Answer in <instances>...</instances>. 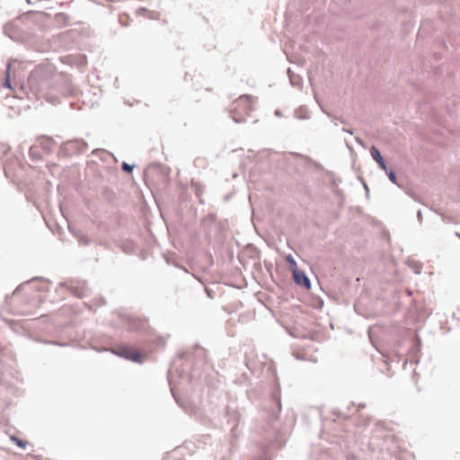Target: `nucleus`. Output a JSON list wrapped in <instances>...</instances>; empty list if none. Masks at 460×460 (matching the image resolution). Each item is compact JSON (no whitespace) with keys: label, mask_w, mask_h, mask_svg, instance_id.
I'll return each mask as SVG.
<instances>
[{"label":"nucleus","mask_w":460,"mask_h":460,"mask_svg":"<svg viewBox=\"0 0 460 460\" xmlns=\"http://www.w3.org/2000/svg\"><path fill=\"white\" fill-rule=\"evenodd\" d=\"M282 404L280 399V392L279 388H275L271 393L270 406L266 411L265 420L269 426V430L265 436L269 446L274 448H281L285 446L286 440L281 437L279 430L277 421L281 413Z\"/></svg>","instance_id":"obj_1"},{"label":"nucleus","mask_w":460,"mask_h":460,"mask_svg":"<svg viewBox=\"0 0 460 460\" xmlns=\"http://www.w3.org/2000/svg\"><path fill=\"white\" fill-rule=\"evenodd\" d=\"M252 111V96L249 94L241 95L229 107V114L235 123L244 122Z\"/></svg>","instance_id":"obj_2"},{"label":"nucleus","mask_w":460,"mask_h":460,"mask_svg":"<svg viewBox=\"0 0 460 460\" xmlns=\"http://www.w3.org/2000/svg\"><path fill=\"white\" fill-rule=\"evenodd\" d=\"M49 82L43 79L42 75L39 71H33L29 75L26 84H21V88L26 91L27 94L31 93L36 97L44 94V90Z\"/></svg>","instance_id":"obj_3"},{"label":"nucleus","mask_w":460,"mask_h":460,"mask_svg":"<svg viewBox=\"0 0 460 460\" xmlns=\"http://www.w3.org/2000/svg\"><path fill=\"white\" fill-rule=\"evenodd\" d=\"M58 287L66 288L69 292L78 298H84L92 294L86 280L72 279L67 282H59Z\"/></svg>","instance_id":"obj_4"},{"label":"nucleus","mask_w":460,"mask_h":460,"mask_svg":"<svg viewBox=\"0 0 460 460\" xmlns=\"http://www.w3.org/2000/svg\"><path fill=\"white\" fill-rule=\"evenodd\" d=\"M87 148V142L83 138H77L62 143L59 153L64 156H72L84 154Z\"/></svg>","instance_id":"obj_5"},{"label":"nucleus","mask_w":460,"mask_h":460,"mask_svg":"<svg viewBox=\"0 0 460 460\" xmlns=\"http://www.w3.org/2000/svg\"><path fill=\"white\" fill-rule=\"evenodd\" d=\"M111 353L118 357L130 360L134 363H143L146 355L140 351H134L128 345L119 346L116 349H112Z\"/></svg>","instance_id":"obj_6"},{"label":"nucleus","mask_w":460,"mask_h":460,"mask_svg":"<svg viewBox=\"0 0 460 460\" xmlns=\"http://www.w3.org/2000/svg\"><path fill=\"white\" fill-rule=\"evenodd\" d=\"M118 317L122 326L128 332H138L146 327V323L136 316L126 313H119Z\"/></svg>","instance_id":"obj_7"},{"label":"nucleus","mask_w":460,"mask_h":460,"mask_svg":"<svg viewBox=\"0 0 460 460\" xmlns=\"http://www.w3.org/2000/svg\"><path fill=\"white\" fill-rule=\"evenodd\" d=\"M293 280L298 287L310 290L312 283L306 273L303 270L296 269L292 273Z\"/></svg>","instance_id":"obj_8"},{"label":"nucleus","mask_w":460,"mask_h":460,"mask_svg":"<svg viewBox=\"0 0 460 460\" xmlns=\"http://www.w3.org/2000/svg\"><path fill=\"white\" fill-rule=\"evenodd\" d=\"M4 33L13 40H18L22 38V30L16 22H8L4 25Z\"/></svg>","instance_id":"obj_9"},{"label":"nucleus","mask_w":460,"mask_h":460,"mask_svg":"<svg viewBox=\"0 0 460 460\" xmlns=\"http://www.w3.org/2000/svg\"><path fill=\"white\" fill-rule=\"evenodd\" d=\"M70 233L74 235V237L77 240L78 243L83 246L90 245L93 240L84 231L73 228L71 226L68 227Z\"/></svg>","instance_id":"obj_10"},{"label":"nucleus","mask_w":460,"mask_h":460,"mask_svg":"<svg viewBox=\"0 0 460 460\" xmlns=\"http://www.w3.org/2000/svg\"><path fill=\"white\" fill-rule=\"evenodd\" d=\"M370 155L372 159L378 164V167L382 171L387 170L388 166L386 164V161L382 155L380 150L376 146H372L370 147Z\"/></svg>","instance_id":"obj_11"},{"label":"nucleus","mask_w":460,"mask_h":460,"mask_svg":"<svg viewBox=\"0 0 460 460\" xmlns=\"http://www.w3.org/2000/svg\"><path fill=\"white\" fill-rule=\"evenodd\" d=\"M34 281H40L42 283L40 287L36 288V290H38L40 292H48L49 291V286L50 283L49 280L43 277H34L30 281L24 282L22 285H20L19 287H17L14 290V293L18 292L22 288V286L27 285L30 282H34Z\"/></svg>","instance_id":"obj_12"},{"label":"nucleus","mask_w":460,"mask_h":460,"mask_svg":"<svg viewBox=\"0 0 460 460\" xmlns=\"http://www.w3.org/2000/svg\"><path fill=\"white\" fill-rule=\"evenodd\" d=\"M11 69H12V65H11V61L9 60L5 64L4 77L2 82V86L4 89H8V90H13V84H12V80H11Z\"/></svg>","instance_id":"obj_13"},{"label":"nucleus","mask_w":460,"mask_h":460,"mask_svg":"<svg viewBox=\"0 0 460 460\" xmlns=\"http://www.w3.org/2000/svg\"><path fill=\"white\" fill-rule=\"evenodd\" d=\"M288 75L292 86H300L302 84L303 78L299 75L295 74L291 68H288Z\"/></svg>","instance_id":"obj_14"},{"label":"nucleus","mask_w":460,"mask_h":460,"mask_svg":"<svg viewBox=\"0 0 460 460\" xmlns=\"http://www.w3.org/2000/svg\"><path fill=\"white\" fill-rule=\"evenodd\" d=\"M119 248L127 254H132L136 252L137 245L133 242L126 241L119 244Z\"/></svg>","instance_id":"obj_15"},{"label":"nucleus","mask_w":460,"mask_h":460,"mask_svg":"<svg viewBox=\"0 0 460 460\" xmlns=\"http://www.w3.org/2000/svg\"><path fill=\"white\" fill-rule=\"evenodd\" d=\"M217 220V215L215 213H209L205 217H203L200 221L202 226L206 227L208 226L213 225Z\"/></svg>","instance_id":"obj_16"},{"label":"nucleus","mask_w":460,"mask_h":460,"mask_svg":"<svg viewBox=\"0 0 460 460\" xmlns=\"http://www.w3.org/2000/svg\"><path fill=\"white\" fill-rule=\"evenodd\" d=\"M30 157L33 162L40 161L42 158L38 146H31L29 150Z\"/></svg>","instance_id":"obj_17"},{"label":"nucleus","mask_w":460,"mask_h":460,"mask_svg":"<svg viewBox=\"0 0 460 460\" xmlns=\"http://www.w3.org/2000/svg\"><path fill=\"white\" fill-rule=\"evenodd\" d=\"M386 174V176L388 177L389 181L397 185L399 188H402V186L397 181V175H396V172L391 169V168H387L386 171H384Z\"/></svg>","instance_id":"obj_18"},{"label":"nucleus","mask_w":460,"mask_h":460,"mask_svg":"<svg viewBox=\"0 0 460 460\" xmlns=\"http://www.w3.org/2000/svg\"><path fill=\"white\" fill-rule=\"evenodd\" d=\"M92 154L93 155H98L100 157V159L102 161H105L108 156L112 155L111 153H110L104 149H102V148H96V149L93 150Z\"/></svg>","instance_id":"obj_19"},{"label":"nucleus","mask_w":460,"mask_h":460,"mask_svg":"<svg viewBox=\"0 0 460 460\" xmlns=\"http://www.w3.org/2000/svg\"><path fill=\"white\" fill-rule=\"evenodd\" d=\"M10 439L14 445H16L18 447L22 448V449H24L28 444L27 441H25L14 435L11 436Z\"/></svg>","instance_id":"obj_20"},{"label":"nucleus","mask_w":460,"mask_h":460,"mask_svg":"<svg viewBox=\"0 0 460 460\" xmlns=\"http://www.w3.org/2000/svg\"><path fill=\"white\" fill-rule=\"evenodd\" d=\"M136 167V164H128L127 162H122L121 164V171L128 173V174H131L134 171V168Z\"/></svg>","instance_id":"obj_21"},{"label":"nucleus","mask_w":460,"mask_h":460,"mask_svg":"<svg viewBox=\"0 0 460 460\" xmlns=\"http://www.w3.org/2000/svg\"><path fill=\"white\" fill-rule=\"evenodd\" d=\"M49 1L50 0H26L29 4H41V7L45 9L51 8V6L48 4Z\"/></svg>","instance_id":"obj_22"},{"label":"nucleus","mask_w":460,"mask_h":460,"mask_svg":"<svg viewBox=\"0 0 460 460\" xmlns=\"http://www.w3.org/2000/svg\"><path fill=\"white\" fill-rule=\"evenodd\" d=\"M53 139L50 137H47L44 142L40 143L41 147L48 153H49L52 149Z\"/></svg>","instance_id":"obj_23"},{"label":"nucleus","mask_w":460,"mask_h":460,"mask_svg":"<svg viewBox=\"0 0 460 460\" xmlns=\"http://www.w3.org/2000/svg\"><path fill=\"white\" fill-rule=\"evenodd\" d=\"M287 261L288 263V266H289V270L290 271L293 273L294 270H296V269H298L297 267V263L296 261V260L292 257L291 254H289L288 257H287Z\"/></svg>","instance_id":"obj_24"},{"label":"nucleus","mask_w":460,"mask_h":460,"mask_svg":"<svg viewBox=\"0 0 460 460\" xmlns=\"http://www.w3.org/2000/svg\"><path fill=\"white\" fill-rule=\"evenodd\" d=\"M55 21L58 23V24H63V23H66V21H67V15L64 13H58L55 15Z\"/></svg>","instance_id":"obj_25"},{"label":"nucleus","mask_w":460,"mask_h":460,"mask_svg":"<svg viewBox=\"0 0 460 460\" xmlns=\"http://www.w3.org/2000/svg\"><path fill=\"white\" fill-rule=\"evenodd\" d=\"M323 112H324L328 117H329V118H331L332 119H333V120H339L341 124H344V125H347V124H348V122H347L345 119H341V118L335 117L333 114H332V113L328 112L327 111H325V110H323Z\"/></svg>","instance_id":"obj_26"},{"label":"nucleus","mask_w":460,"mask_h":460,"mask_svg":"<svg viewBox=\"0 0 460 460\" xmlns=\"http://www.w3.org/2000/svg\"><path fill=\"white\" fill-rule=\"evenodd\" d=\"M149 13V10L146 9V7H138L137 10H136V13L137 15H142V16H145L146 13Z\"/></svg>","instance_id":"obj_27"},{"label":"nucleus","mask_w":460,"mask_h":460,"mask_svg":"<svg viewBox=\"0 0 460 460\" xmlns=\"http://www.w3.org/2000/svg\"><path fill=\"white\" fill-rule=\"evenodd\" d=\"M44 343H46V344H54V345L59 346V347H66V346H67V344L66 342H60V341H44Z\"/></svg>","instance_id":"obj_28"},{"label":"nucleus","mask_w":460,"mask_h":460,"mask_svg":"<svg viewBox=\"0 0 460 460\" xmlns=\"http://www.w3.org/2000/svg\"><path fill=\"white\" fill-rule=\"evenodd\" d=\"M308 160H309L311 163H313V164H314V167H315V169H316V170H319V171L323 170V166L320 163H318V162H314L311 158H308Z\"/></svg>","instance_id":"obj_29"},{"label":"nucleus","mask_w":460,"mask_h":460,"mask_svg":"<svg viewBox=\"0 0 460 460\" xmlns=\"http://www.w3.org/2000/svg\"><path fill=\"white\" fill-rule=\"evenodd\" d=\"M355 140H356V142H357L358 145H360L361 146H363V147H365V148H366L365 142H364V140H363L361 137H357L355 138Z\"/></svg>","instance_id":"obj_30"},{"label":"nucleus","mask_w":460,"mask_h":460,"mask_svg":"<svg viewBox=\"0 0 460 460\" xmlns=\"http://www.w3.org/2000/svg\"><path fill=\"white\" fill-rule=\"evenodd\" d=\"M417 218H418V220H419V222H420V223L422 221V219H423V216H422V211H421V209H419V210L417 211Z\"/></svg>","instance_id":"obj_31"},{"label":"nucleus","mask_w":460,"mask_h":460,"mask_svg":"<svg viewBox=\"0 0 460 460\" xmlns=\"http://www.w3.org/2000/svg\"><path fill=\"white\" fill-rule=\"evenodd\" d=\"M172 395H173V398H174V400H175L176 403H177L180 407L183 408V405H182V403H181V400H180V399H179V398H178V397H177L173 393H172Z\"/></svg>","instance_id":"obj_32"},{"label":"nucleus","mask_w":460,"mask_h":460,"mask_svg":"<svg viewBox=\"0 0 460 460\" xmlns=\"http://www.w3.org/2000/svg\"><path fill=\"white\" fill-rule=\"evenodd\" d=\"M342 131H343V132H346V133H349V134H350V135H353V134H354V130H353V129H350V128H342Z\"/></svg>","instance_id":"obj_33"},{"label":"nucleus","mask_w":460,"mask_h":460,"mask_svg":"<svg viewBox=\"0 0 460 460\" xmlns=\"http://www.w3.org/2000/svg\"><path fill=\"white\" fill-rule=\"evenodd\" d=\"M347 460H358L355 455H349L347 456Z\"/></svg>","instance_id":"obj_34"},{"label":"nucleus","mask_w":460,"mask_h":460,"mask_svg":"<svg viewBox=\"0 0 460 460\" xmlns=\"http://www.w3.org/2000/svg\"><path fill=\"white\" fill-rule=\"evenodd\" d=\"M363 184H364V189L366 190V196L368 197L369 189L366 182H363Z\"/></svg>","instance_id":"obj_35"},{"label":"nucleus","mask_w":460,"mask_h":460,"mask_svg":"<svg viewBox=\"0 0 460 460\" xmlns=\"http://www.w3.org/2000/svg\"><path fill=\"white\" fill-rule=\"evenodd\" d=\"M274 114H275L276 117H281L282 116V113H281V111L279 110H276Z\"/></svg>","instance_id":"obj_36"},{"label":"nucleus","mask_w":460,"mask_h":460,"mask_svg":"<svg viewBox=\"0 0 460 460\" xmlns=\"http://www.w3.org/2000/svg\"><path fill=\"white\" fill-rule=\"evenodd\" d=\"M365 406H366V404H365V403H359V404L358 405V411H359L360 409L365 408Z\"/></svg>","instance_id":"obj_37"},{"label":"nucleus","mask_w":460,"mask_h":460,"mask_svg":"<svg viewBox=\"0 0 460 460\" xmlns=\"http://www.w3.org/2000/svg\"><path fill=\"white\" fill-rule=\"evenodd\" d=\"M185 356H186L185 352H181V353L179 354V357H180L181 359H183L185 358Z\"/></svg>","instance_id":"obj_38"},{"label":"nucleus","mask_w":460,"mask_h":460,"mask_svg":"<svg viewBox=\"0 0 460 460\" xmlns=\"http://www.w3.org/2000/svg\"><path fill=\"white\" fill-rule=\"evenodd\" d=\"M417 343H418V349H420V339L419 337L417 340Z\"/></svg>","instance_id":"obj_39"},{"label":"nucleus","mask_w":460,"mask_h":460,"mask_svg":"<svg viewBox=\"0 0 460 460\" xmlns=\"http://www.w3.org/2000/svg\"><path fill=\"white\" fill-rule=\"evenodd\" d=\"M320 307L323 305V300L322 298L319 299Z\"/></svg>","instance_id":"obj_40"},{"label":"nucleus","mask_w":460,"mask_h":460,"mask_svg":"<svg viewBox=\"0 0 460 460\" xmlns=\"http://www.w3.org/2000/svg\"><path fill=\"white\" fill-rule=\"evenodd\" d=\"M170 374H171V370H168L167 372V376H168V380L170 381Z\"/></svg>","instance_id":"obj_41"},{"label":"nucleus","mask_w":460,"mask_h":460,"mask_svg":"<svg viewBox=\"0 0 460 460\" xmlns=\"http://www.w3.org/2000/svg\"><path fill=\"white\" fill-rule=\"evenodd\" d=\"M456 235L460 239V233L456 232Z\"/></svg>","instance_id":"obj_42"},{"label":"nucleus","mask_w":460,"mask_h":460,"mask_svg":"<svg viewBox=\"0 0 460 460\" xmlns=\"http://www.w3.org/2000/svg\"><path fill=\"white\" fill-rule=\"evenodd\" d=\"M332 184L337 185L336 181L334 179L332 180Z\"/></svg>","instance_id":"obj_43"},{"label":"nucleus","mask_w":460,"mask_h":460,"mask_svg":"<svg viewBox=\"0 0 460 460\" xmlns=\"http://www.w3.org/2000/svg\"><path fill=\"white\" fill-rule=\"evenodd\" d=\"M199 202H200L201 204H203V203H204V200H203L202 199H199Z\"/></svg>","instance_id":"obj_44"},{"label":"nucleus","mask_w":460,"mask_h":460,"mask_svg":"<svg viewBox=\"0 0 460 460\" xmlns=\"http://www.w3.org/2000/svg\"><path fill=\"white\" fill-rule=\"evenodd\" d=\"M4 174L6 177H8V173H7L6 170H4Z\"/></svg>","instance_id":"obj_45"}]
</instances>
